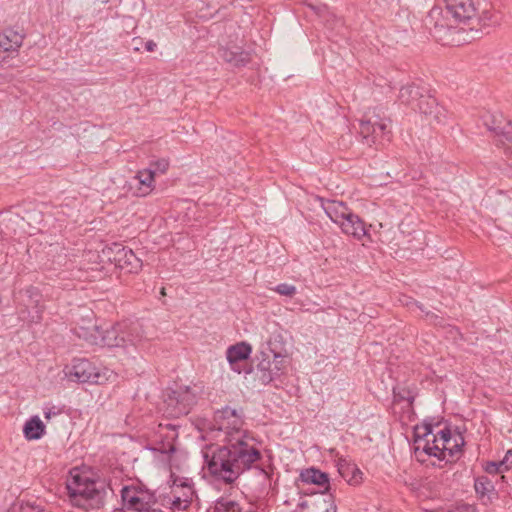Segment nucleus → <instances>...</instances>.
<instances>
[{
	"label": "nucleus",
	"instance_id": "58836bf2",
	"mask_svg": "<svg viewBox=\"0 0 512 512\" xmlns=\"http://www.w3.org/2000/svg\"><path fill=\"white\" fill-rule=\"evenodd\" d=\"M41 319L40 311L36 310L35 314L31 316V322H38Z\"/></svg>",
	"mask_w": 512,
	"mask_h": 512
},
{
	"label": "nucleus",
	"instance_id": "72a5a7b5",
	"mask_svg": "<svg viewBox=\"0 0 512 512\" xmlns=\"http://www.w3.org/2000/svg\"><path fill=\"white\" fill-rule=\"evenodd\" d=\"M157 47V44L153 40H149L145 44V48L148 52H153Z\"/></svg>",
	"mask_w": 512,
	"mask_h": 512
},
{
	"label": "nucleus",
	"instance_id": "0eeeda50",
	"mask_svg": "<svg viewBox=\"0 0 512 512\" xmlns=\"http://www.w3.org/2000/svg\"><path fill=\"white\" fill-rule=\"evenodd\" d=\"M197 401V393L188 386L169 391L164 399L165 412L170 417L186 415Z\"/></svg>",
	"mask_w": 512,
	"mask_h": 512
},
{
	"label": "nucleus",
	"instance_id": "6e6552de",
	"mask_svg": "<svg viewBox=\"0 0 512 512\" xmlns=\"http://www.w3.org/2000/svg\"><path fill=\"white\" fill-rule=\"evenodd\" d=\"M439 441H442V446L434 445L431 448L427 446L429 443L426 441L420 442V447H422V451L426 454L444 460L447 456H455L464 445V439L461 434L456 433L452 435L450 430L447 429L439 431Z\"/></svg>",
	"mask_w": 512,
	"mask_h": 512
},
{
	"label": "nucleus",
	"instance_id": "c03bdc74",
	"mask_svg": "<svg viewBox=\"0 0 512 512\" xmlns=\"http://www.w3.org/2000/svg\"><path fill=\"white\" fill-rule=\"evenodd\" d=\"M115 512H125V511H123V510H117V511H115Z\"/></svg>",
	"mask_w": 512,
	"mask_h": 512
},
{
	"label": "nucleus",
	"instance_id": "f704fd0d",
	"mask_svg": "<svg viewBox=\"0 0 512 512\" xmlns=\"http://www.w3.org/2000/svg\"><path fill=\"white\" fill-rule=\"evenodd\" d=\"M258 474H259L263 484L268 482L269 476L265 470H263V469L258 470Z\"/></svg>",
	"mask_w": 512,
	"mask_h": 512
},
{
	"label": "nucleus",
	"instance_id": "423d86ee",
	"mask_svg": "<svg viewBox=\"0 0 512 512\" xmlns=\"http://www.w3.org/2000/svg\"><path fill=\"white\" fill-rule=\"evenodd\" d=\"M390 120L381 117L375 111L369 112L360 122V134L364 142L371 146L373 144H381L384 140H388Z\"/></svg>",
	"mask_w": 512,
	"mask_h": 512
},
{
	"label": "nucleus",
	"instance_id": "473e14b6",
	"mask_svg": "<svg viewBox=\"0 0 512 512\" xmlns=\"http://www.w3.org/2000/svg\"><path fill=\"white\" fill-rule=\"evenodd\" d=\"M169 167V162L166 159H160L155 162H153L149 168H152L153 171H155V175L157 173L164 174Z\"/></svg>",
	"mask_w": 512,
	"mask_h": 512
},
{
	"label": "nucleus",
	"instance_id": "a211bd4d",
	"mask_svg": "<svg viewBox=\"0 0 512 512\" xmlns=\"http://www.w3.org/2000/svg\"><path fill=\"white\" fill-rule=\"evenodd\" d=\"M155 171L152 168L139 171L131 185L136 188L137 196H146L154 189Z\"/></svg>",
	"mask_w": 512,
	"mask_h": 512
},
{
	"label": "nucleus",
	"instance_id": "bb28decb",
	"mask_svg": "<svg viewBox=\"0 0 512 512\" xmlns=\"http://www.w3.org/2000/svg\"><path fill=\"white\" fill-rule=\"evenodd\" d=\"M490 130L494 131L499 138V142L502 144H505L506 142H512V129L510 125L507 123V125L503 128L496 127V126H488Z\"/></svg>",
	"mask_w": 512,
	"mask_h": 512
},
{
	"label": "nucleus",
	"instance_id": "7c9ffc66",
	"mask_svg": "<svg viewBox=\"0 0 512 512\" xmlns=\"http://www.w3.org/2000/svg\"><path fill=\"white\" fill-rule=\"evenodd\" d=\"M508 469H509V464H506V461L489 462V463H487V465L485 467L486 472L489 474L502 473Z\"/></svg>",
	"mask_w": 512,
	"mask_h": 512
},
{
	"label": "nucleus",
	"instance_id": "7ed1b4c3",
	"mask_svg": "<svg viewBox=\"0 0 512 512\" xmlns=\"http://www.w3.org/2000/svg\"><path fill=\"white\" fill-rule=\"evenodd\" d=\"M79 338L86 341L107 347H127L135 345L139 340L138 328L135 324L123 321L113 325L105 330H101L90 316L83 319V324L74 329Z\"/></svg>",
	"mask_w": 512,
	"mask_h": 512
},
{
	"label": "nucleus",
	"instance_id": "37998d69",
	"mask_svg": "<svg viewBox=\"0 0 512 512\" xmlns=\"http://www.w3.org/2000/svg\"><path fill=\"white\" fill-rule=\"evenodd\" d=\"M161 294H162V295H165V289H164V288H162V290H161Z\"/></svg>",
	"mask_w": 512,
	"mask_h": 512
},
{
	"label": "nucleus",
	"instance_id": "1a4fd4ad",
	"mask_svg": "<svg viewBox=\"0 0 512 512\" xmlns=\"http://www.w3.org/2000/svg\"><path fill=\"white\" fill-rule=\"evenodd\" d=\"M287 364V359L280 354L265 355L256 367L255 378L260 384L267 385L284 374Z\"/></svg>",
	"mask_w": 512,
	"mask_h": 512
},
{
	"label": "nucleus",
	"instance_id": "20e7f679",
	"mask_svg": "<svg viewBox=\"0 0 512 512\" xmlns=\"http://www.w3.org/2000/svg\"><path fill=\"white\" fill-rule=\"evenodd\" d=\"M63 372L69 381L79 383L104 384L114 382L117 378L112 370L106 367L98 368L86 359H75L71 365L64 368Z\"/></svg>",
	"mask_w": 512,
	"mask_h": 512
},
{
	"label": "nucleus",
	"instance_id": "79ce46f5",
	"mask_svg": "<svg viewBox=\"0 0 512 512\" xmlns=\"http://www.w3.org/2000/svg\"><path fill=\"white\" fill-rule=\"evenodd\" d=\"M326 512H336V506L332 505L330 508L326 510Z\"/></svg>",
	"mask_w": 512,
	"mask_h": 512
},
{
	"label": "nucleus",
	"instance_id": "a19ab883",
	"mask_svg": "<svg viewBox=\"0 0 512 512\" xmlns=\"http://www.w3.org/2000/svg\"><path fill=\"white\" fill-rule=\"evenodd\" d=\"M26 292H27L30 296H32L33 294H35V293H36L35 289H33V288L28 289Z\"/></svg>",
	"mask_w": 512,
	"mask_h": 512
},
{
	"label": "nucleus",
	"instance_id": "2eb2a0df",
	"mask_svg": "<svg viewBox=\"0 0 512 512\" xmlns=\"http://www.w3.org/2000/svg\"><path fill=\"white\" fill-rule=\"evenodd\" d=\"M339 226L343 233L352 236L357 240H361L363 237L369 238L365 223L351 210L348 215L345 216V218L339 223Z\"/></svg>",
	"mask_w": 512,
	"mask_h": 512
},
{
	"label": "nucleus",
	"instance_id": "c85d7f7f",
	"mask_svg": "<svg viewBox=\"0 0 512 512\" xmlns=\"http://www.w3.org/2000/svg\"><path fill=\"white\" fill-rule=\"evenodd\" d=\"M218 512H240V506L237 502L223 499L217 504Z\"/></svg>",
	"mask_w": 512,
	"mask_h": 512
},
{
	"label": "nucleus",
	"instance_id": "393cba45",
	"mask_svg": "<svg viewBox=\"0 0 512 512\" xmlns=\"http://www.w3.org/2000/svg\"><path fill=\"white\" fill-rule=\"evenodd\" d=\"M9 512H50L39 504H37L34 500H22L18 503H15L9 510Z\"/></svg>",
	"mask_w": 512,
	"mask_h": 512
},
{
	"label": "nucleus",
	"instance_id": "a878e982",
	"mask_svg": "<svg viewBox=\"0 0 512 512\" xmlns=\"http://www.w3.org/2000/svg\"><path fill=\"white\" fill-rule=\"evenodd\" d=\"M339 471L351 485H358L362 481V472L355 465H347L345 469L340 468Z\"/></svg>",
	"mask_w": 512,
	"mask_h": 512
},
{
	"label": "nucleus",
	"instance_id": "39448f33",
	"mask_svg": "<svg viewBox=\"0 0 512 512\" xmlns=\"http://www.w3.org/2000/svg\"><path fill=\"white\" fill-rule=\"evenodd\" d=\"M121 500L125 512H163L154 492L140 485L124 486Z\"/></svg>",
	"mask_w": 512,
	"mask_h": 512
},
{
	"label": "nucleus",
	"instance_id": "2f4dec72",
	"mask_svg": "<svg viewBox=\"0 0 512 512\" xmlns=\"http://www.w3.org/2000/svg\"><path fill=\"white\" fill-rule=\"evenodd\" d=\"M274 291L280 295L292 297L296 293V287L290 284L282 283L274 288Z\"/></svg>",
	"mask_w": 512,
	"mask_h": 512
},
{
	"label": "nucleus",
	"instance_id": "c756f323",
	"mask_svg": "<svg viewBox=\"0 0 512 512\" xmlns=\"http://www.w3.org/2000/svg\"><path fill=\"white\" fill-rule=\"evenodd\" d=\"M493 485L486 477H480L475 481V490L477 493L485 495L492 491Z\"/></svg>",
	"mask_w": 512,
	"mask_h": 512
},
{
	"label": "nucleus",
	"instance_id": "4468645a",
	"mask_svg": "<svg viewBox=\"0 0 512 512\" xmlns=\"http://www.w3.org/2000/svg\"><path fill=\"white\" fill-rule=\"evenodd\" d=\"M426 25L430 29H434L433 35L438 39H442V33L452 28L451 20L445 15L441 7H433L426 18Z\"/></svg>",
	"mask_w": 512,
	"mask_h": 512
},
{
	"label": "nucleus",
	"instance_id": "4be33fe9",
	"mask_svg": "<svg viewBox=\"0 0 512 512\" xmlns=\"http://www.w3.org/2000/svg\"><path fill=\"white\" fill-rule=\"evenodd\" d=\"M321 206L323 207L327 216L337 225L348 215L350 209L340 201L335 200H321Z\"/></svg>",
	"mask_w": 512,
	"mask_h": 512
},
{
	"label": "nucleus",
	"instance_id": "9b49d317",
	"mask_svg": "<svg viewBox=\"0 0 512 512\" xmlns=\"http://www.w3.org/2000/svg\"><path fill=\"white\" fill-rule=\"evenodd\" d=\"M446 14H450L455 21L467 22L476 17L478 11L477 0H445Z\"/></svg>",
	"mask_w": 512,
	"mask_h": 512
},
{
	"label": "nucleus",
	"instance_id": "aec40b11",
	"mask_svg": "<svg viewBox=\"0 0 512 512\" xmlns=\"http://www.w3.org/2000/svg\"><path fill=\"white\" fill-rule=\"evenodd\" d=\"M23 36L13 30H5L0 33V60L5 59V54L15 52L22 45Z\"/></svg>",
	"mask_w": 512,
	"mask_h": 512
},
{
	"label": "nucleus",
	"instance_id": "dca6fc26",
	"mask_svg": "<svg viewBox=\"0 0 512 512\" xmlns=\"http://www.w3.org/2000/svg\"><path fill=\"white\" fill-rule=\"evenodd\" d=\"M219 56L227 63L235 67L246 65L250 61L249 52L242 49L241 46L229 43L219 49Z\"/></svg>",
	"mask_w": 512,
	"mask_h": 512
},
{
	"label": "nucleus",
	"instance_id": "9d476101",
	"mask_svg": "<svg viewBox=\"0 0 512 512\" xmlns=\"http://www.w3.org/2000/svg\"><path fill=\"white\" fill-rule=\"evenodd\" d=\"M194 495V489L187 479H176L170 493L164 497V504L173 512L184 511L192 503Z\"/></svg>",
	"mask_w": 512,
	"mask_h": 512
},
{
	"label": "nucleus",
	"instance_id": "f8f14e48",
	"mask_svg": "<svg viewBox=\"0 0 512 512\" xmlns=\"http://www.w3.org/2000/svg\"><path fill=\"white\" fill-rule=\"evenodd\" d=\"M417 110L423 114L430 123L442 125L447 122L448 112L428 93L421 99V102L417 103Z\"/></svg>",
	"mask_w": 512,
	"mask_h": 512
},
{
	"label": "nucleus",
	"instance_id": "ddd939ff",
	"mask_svg": "<svg viewBox=\"0 0 512 512\" xmlns=\"http://www.w3.org/2000/svg\"><path fill=\"white\" fill-rule=\"evenodd\" d=\"M116 252L114 261L121 269L129 273H137L142 268V261L134 254L131 249L122 247L119 244L114 245Z\"/></svg>",
	"mask_w": 512,
	"mask_h": 512
},
{
	"label": "nucleus",
	"instance_id": "c9c22d12",
	"mask_svg": "<svg viewBox=\"0 0 512 512\" xmlns=\"http://www.w3.org/2000/svg\"><path fill=\"white\" fill-rule=\"evenodd\" d=\"M502 461H506V464H509V467L512 465V450H509L504 459Z\"/></svg>",
	"mask_w": 512,
	"mask_h": 512
},
{
	"label": "nucleus",
	"instance_id": "6ab92c4d",
	"mask_svg": "<svg viewBox=\"0 0 512 512\" xmlns=\"http://www.w3.org/2000/svg\"><path fill=\"white\" fill-rule=\"evenodd\" d=\"M428 441V447H433L434 445L442 446V441H439V432L434 433L433 429L428 424H423L421 426H416L414 430V443L415 450L422 451V447H420V442Z\"/></svg>",
	"mask_w": 512,
	"mask_h": 512
},
{
	"label": "nucleus",
	"instance_id": "4c0bfd02",
	"mask_svg": "<svg viewBox=\"0 0 512 512\" xmlns=\"http://www.w3.org/2000/svg\"><path fill=\"white\" fill-rule=\"evenodd\" d=\"M155 449L161 451L162 453H167V452H173L174 446L172 444H169L168 448L161 447V448H155Z\"/></svg>",
	"mask_w": 512,
	"mask_h": 512
},
{
	"label": "nucleus",
	"instance_id": "f257e3e1",
	"mask_svg": "<svg viewBox=\"0 0 512 512\" xmlns=\"http://www.w3.org/2000/svg\"><path fill=\"white\" fill-rule=\"evenodd\" d=\"M214 421L215 424L206 437L225 445L209 447L204 452L205 462L212 475L232 483L257 462L261 454L255 439L241 429L242 420L236 410L226 407L215 414Z\"/></svg>",
	"mask_w": 512,
	"mask_h": 512
},
{
	"label": "nucleus",
	"instance_id": "cd10ccee",
	"mask_svg": "<svg viewBox=\"0 0 512 512\" xmlns=\"http://www.w3.org/2000/svg\"><path fill=\"white\" fill-rule=\"evenodd\" d=\"M476 16L483 25H490L498 22L496 15L489 8L480 9L478 6Z\"/></svg>",
	"mask_w": 512,
	"mask_h": 512
},
{
	"label": "nucleus",
	"instance_id": "ea45409f",
	"mask_svg": "<svg viewBox=\"0 0 512 512\" xmlns=\"http://www.w3.org/2000/svg\"><path fill=\"white\" fill-rule=\"evenodd\" d=\"M52 415H56V412H53L52 409H46L44 411V416L46 419H50Z\"/></svg>",
	"mask_w": 512,
	"mask_h": 512
},
{
	"label": "nucleus",
	"instance_id": "f3484780",
	"mask_svg": "<svg viewBox=\"0 0 512 512\" xmlns=\"http://www.w3.org/2000/svg\"><path fill=\"white\" fill-rule=\"evenodd\" d=\"M251 351L250 345L244 342L229 347L226 352V357L232 370L241 373L242 363L249 358Z\"/></svg>",
	"mask_w": 512,
	"mask_h": 512
},
{
	"label": "nucleus",
	"instance_id": "412c9836",
	"mask_svg": "<svg viewBox=\"0 0 512 512\" xmlns=\"http://www.w3.org/2000/svg\"><path fill=\"white\" fill-rule=\"evenodd\" d=\"M427 94V91L414 85H406L400 89L399 101L407 106H410L413 110H417V103L421 102Z\"/></svg>",
	"mask_w": 512,
	"mask_h": 512
},
{
	"label": "nucleus",
	"instance_id": "e433bc0d",
	"mask_svg": "<svg viewBox=\"0 0 512 512\" xmlns=\"http://www.w3.org/2000/svg\"><path fill=\"white\" fill-rule=\"evenodd\" d=\"M459 512H475V509L469 505H462L459 507Z\"/></svg>",
	"mask_w": 512,
	"mask_h": 512
},
{
	"label": "nucleus",
	"instance_id": "b1692460",
	"mask_svg": "<svg viewBox=\"0 0 512 512\" xmlns=\"http://www.w3.org/2000/svg\"><path fill=\"white\" fill-rule=\"evenodd\" d=\"M301 477L303 481L322 486L325 488V490H327L329 487L328 475L317 469H307L301 474Z\"/></svg>",
	"mask_w": 512,
	"mask_h": 512
},
{
	"label": "nucleus",
	"instance_id": "f03ea898",
	"mask_svg": "<svg viewBox=\"0 0 512 512\" xmlns=\"http://www.w3.org/2000/svg\"><path fill=\"white\" fill-rule=\"evenodd\" d=\"M71 503L87 511L103 506L107 496L105 482L96 478L90 471L73 468L66 481Z\"/></svg>",
	"mask_w": 512,
	"mask_h": 512
},
{
	"label": "nucleus",
	"instance_id": "5701e85b",
	"mask_svg": "<svg viewBox=\"0 0 512 512\" xmlns=\"http://www.w3.org/2000/svg\"><path fill=\"white\" fill-rule=\"evenodd\" d=\"M23 433L28 440L40 439L45 433V425L38 416H33L25 423Z\"/></svg>",
	"mask_w": 512,
	"mask_h": 512
}]
</instances>
